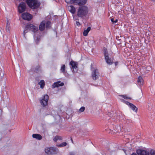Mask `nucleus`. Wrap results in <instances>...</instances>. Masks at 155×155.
Masks as SVG:
<instances>
[{
	"mask_svg": "<svg viewBox=\"0 0 155 155\" xmlns=\"http://www.w3.org/2000/svg\"><path fill=\"white\" fill-rule=\"evenodd\" d=\"M70 155H74V152H71L69 153Z\"/></svg>",
	"mask_w": 155,
	"mask_h": 155,
	"instance_id": "obj_33",
	"label": "nucleus"
},
{
	"mask_svg": "<svg viewBox=\"0 0 155 155\" xmlns=\"http://www.w3.org/2000/svg\"><path fill=\"white\" fill-rule=\"evenodd\" d=\"M117 63H118V62H116L115 63V64L116 65L117 64Z\"/></svg>",
	"mask_w": 155,
	"mask_h": 155,
	"instance_id": "obj_37",
	"label": "nucleus"
},
{
	"mask_svg": "<svg viewBox=\"0 0 155 155\" xmlns=\"http://www.w3.org/2000/svg\"><path fill=\"white\" fill-rule=\"evenodd\" d=\"M26 8V5L25 3L22 2L20 3L18 7V11L19 13H22L24 12Z\"/></svg>",
	"mask_w": 155,
	"mask_h": 155,
	"instance_id": "obj_9",
	"label": "nucleus"
},
{
	"mask_svg": "<svg viewBox=\"0 0 155 155\" xmlns=\"http://www.w3.org/2000/svg\"><path fill=\"white\" fill-rule=\"evenodd\" d=\"M26 28L27 29H28L32 31L35 33L38 30V27L36 26L33 24H28L26 26Z\"/></svg>",
	"mask_w": 155,
	"mask_h": 155,
	"instance_id": "obj_8",
	"label": "nucleus"
},
{
	"mask_svg": "<svg viewBox=\"0 0 155 155\" xmlns=\"http://www.w3.org/2000/svg\"><path fill=\"white\" fill-rule=\"evenodd\" d=\"M103 51L106 62L109 65L112 64L113 63V59L114 58V56H113L111 58H109L108 51L107 48L105 47H104Z\"/></svg>",
	"mask_w": 155,
	"mask_h": 155,
	"instance_id": "obj_3",
	"label": "nucleus"
},
{
	"mask_svg": "<svg viewBox=\"0 0 155 155\" xmlns=\"http://www.w3.org/2000/svg\"><path fill=\"white\" fill-rule=\"evenodd\" d=\"M121 97L126 100H131V98L129 97H127L126 95H123L120 96Z\"/></svg>",
	"mask_w": 155,
	"mask_h": 155,
	"instance_id": "obj_24",
	"label": "nucleus"
},
{
	"mask_svg": "<svg viewBox=\"0 0 155 155\" xmlns=\"http://www.w3.org/2000/svg\"><path fill=\"white\" fill-rule=\"evenodd\" d=\"M118 21L117 19H116L115 21H114V24L116 23H117Z\"/></svg>",
	"mask_w": 155,
	"mask_h": 155,
	"instance_id": "obj_35",
	"label": "nucleus"
},
{
	"mask_svg": "<svg viewBox=\"0 0 155 155\" xmlns=\"http://www.w3.org/2000/svg\"><path fill=\"white\" fill-rule=\"evenodd\" d=\"M91 29V27H89L87 28V29L84 30L83 33L84 36H86L87 35L89 32L90 31Z\"/></svg>",
	"mask_w": 155,
	"mask_h": 155,
	"instance_id": "obj_20",
	"label": "nucleus"
},
{
	"mask_svg": "<svg viewBox=\"0 0 155 155\" xmlns=\"http://www.w3.org/2000/svg\"><path fill=\"white\" fill-rule=\"evenodd\" d=\"M28 29H27L26 27H25V28L23 31V35L24 37H25V34L28 32Z\"/></svg>",
	"mask_w": 155,
	"mask_h": 155,
	"instance_id": "obj_27",
	"label": "nucleus"
},
{
	"mask_svg": "<svg viewBox=\"0 0 155 155\" xmlns=\"http://www.w3.org/2000/svg\"><path fill=\"white\" fill-rule=\"evenodd\" d=\"M88 12V8L85 6H83L79 8L77 15L79 17L83 18L86 16Z\"/></svg>",
	"mask_w": 155,
	"mask_h": 155,
	"instance_id": "obj_1",
	"label": "nucleus"
},
{
	"mask_svg": "<svg viewBox=\"0 0 155 155\" xmlns=\"http://www.w3.org/2000/svg\"><path fill=\"white\" fill-rule=\"evenodd\" d=\"M65 2L68 4H73L75 5L81 6L85 4L87 0H65Z\"/></svg>",
	"mask_w": 155,
	"mask_h": 155,
	"instance_id": "obj_4",
	"label": "nucleus"
},
{
	"mask_svg": "<svg viewBox=\"0 0 155 155\" xmlns=\"http://www.w3.org/2000/svg\"><path fill=\"white\" fill-rule=\"evenodd\" d=\"M129 107L133 111L135 112L136 113L137 112V108L133 104L131 103Z\"/></svg>",
	"mask_w": 155,
	"mask_h": 155,
	"instance_id": "obj_18",
	"label": "nucleus"
},
{
	"mask_svg": "<svg viewBox=\"0 0 155 155\" xmlns=\"http://www.w3.org/2000/svg\"><path fill=\"white\" fill-rule=\"evenodd\" d=\"M71 141L73 143V141L72 140V138H71Z\"/></svg>",
	"mask_w": 155,
	"mask_h": 155,
	"instance_id": "obj_38",
	"label": "nucleus"
},
{
	"mask_svg": "<svg viewBox=\"0 0 155 155\" xmlns=\"http://www.w3.org/2000/svg\"><path fill=\"white\" fill-rule=\"evenodd\" d=\"M45 152L48 154L52 155L56 154L59 152L58 149L55 147H47L45 150Z\"/></svg>",
	"mask_w": 155,
	"mask_h": 155,
	"instance_id": "obj_5",
	"label": "nucleus"
},
{
	"mask_svg": "<svg viewBox=\"0 0 155 155\" xmlns=\"http://www.w3.org/2000/svg\"><path fill=\"white\" fill-rule=\"evenodd\" d=\"M150 153L151 155H155V150H151L150 152Z\"/></svg>",
	"mask_w": 155,
	"mask_h": 155,
	"instance_id": "obj_28",
	"label": "nucleus"
},
{
	"mask_svg": "<svg viewBox=\"0 0 155 155\" xmlns=\"http://www.w3.org/2000/svg\"><path fill=\"white\" fill-rule=\"evenodd\" d=\"M70 64L71 65L73 69L72 71L73 72H76L77 71V68H78V64L76 63L74 61H71L70 62Z\"/></svg>",
	"mask_w": 155,
	"mask_h": 155,
	"instance_id": "obj_12",
	"label": "nucleus"
},
{
	"mask_svg": "<svg viewBox=\"0 0 155 155\" xmlns=\"http://www.w3.org/2000/svg\"><path fill=\"white\" fill-rule=\"evenodd\" d=\"M49 99L48 96L46 94L44 95L42 99L40 101V102L41 105L44 107H45L47 105L48 102V100Z\"/></svg>",
	"mask_w": 155,
	"mask_h": 155,
	"instance_id": "obj_7",
	"label": "nucleus"
},
{
	"mask_svg": "<svg viewBox=\"0 0 155 155\" xmlns=\"http://www.w3.org/2000/svg\"><path fill=\"white\" fill-rule=\"evenodd\" d=\"M26 2L28 7L32 9L38 8L40 5V3L38 0H26Z\"/></svg>",
	"mask_w": 155,
	"mask_h": 155,
	"instance_id": "obj_2",
	"label": "nucleus"
},
{
	"mask_svg": "<svg viewBox=\"0 0 155 155\" xmlns=\"http://www.w3.org/2000/svg\"><path fill=\"white\" fill-rule=\"evenodd\" d=\"M68 9L69 11L73 14H74L76 9L75 7L72 5L68 7Z\"/></svg>",
	"mask_w": 155,
	"mask_h": 155,
	"instance_id": "obj_17",
	"label": "nucleus"
},
{
	"mask_svg": "<svg viewBox=\"0 0 155 155\" xmlns=\"http://www.w3.org/2000/svg\"><path fill=\"white\" fill-rule=\"evenodd\" d=\"M137 81L139 85H141L143 84V80L142 77L140 76H139L138 78Z\"/></svg>",
	"mask_w": 155,
	"mask_h": 155,
	"instance_id": "obj_16",
	"label": "nucleus"
},
{
	"mask_svg": "<svg viewBox=\"0 0 155 155\" xmlns=\"http://www.w3.org/2000/svg\"><path fill=\"white\" fill-rule=\"evenodd\" d=\"M67 145V143L66 142H63L58 146L59 147H62L66 146Z\"/></svg>",
	"mask_w": 155,
	"mask_h": 155,
	"instance_id": "obj_23",
	"label": "nucleus"
},
{
	"mask_svg": "<svg viewBox=\"0 0 155 155\" xmlns=\"http://www.w3.org/2000/svg\"><path fill=\"white\" fill-rule=\"evenodd\" d=\"M65 66L64 64H63L62 65L61 68V71L63 72L64 74L65 73Z\"/></svg>",
	"mask_w": 155,
	"mask_h": 155,
	"instance_id": "obj_22",
	"label": "nucleus"
},
{
	"mask_svg": "<svg viewBox=\"0 0 155 155\" xmlns=\"http://www.w3.org/2000/svg\"><path fill=\"white\" fill-rule=\"evenodd\" d=\"M45 20L42 21L40 23L39 25V29L41 31H43L45 28Z\"/></svg>",
	"mask_w": 155,
	"mask_h": 155,
	"instance_id": "obj_13",
	"label": "nucleus"
},
{
	"mask_svg": "<svg viewBox=\"0 0 155 155\" xmlns=\"http://www.w3.org/2000/svg\"><path fill=\"white\" fill-rule=\"evenodd\" d=\"M21 17L23 19L28 21L31 20L32 18V15L28 13H25L22 14Z\"/></svg>",
	"mask_w": 155,
	"mask_h": 155,
	"instance_id": "obj_10",
	"label": "nucleus"
},
{
	"mask_svg": "<svg viewBox=\"0 0 155 155\" xmlns=\"http://www.w3.org/2000/svg\"><path fill=\"white\" fill-rule=\"evenodd\" d=\"M85 109V108L84 107H81L79 110V112H83Z\"/></svg>",
	"mask_w": 155,
	"mask_h": 155,
	"instance_id": "obj_26",
	"label": "nucleus"
},
{
	"mask_svg": "<svg viewBox=\"0 0 155 155\" xmlns=\"http://www.w3.org/2000/svg\"><path fill=\"white\" fill-rule=\"evenodd\" d=\"M121 101L123 102L124 103H125V104H126L128 105L129 106H130V104H131V103H130L127 101H125V100H124L123 99H122Z\"/></svg>",
	"mask_w": 155,
	"mask_h": 155,
	"instance_id": "obj_25",
	"label": "nucleus"
},
{
	"mask_svg": "<svg viewBox=\"0 0 155 155\" xmlns=\"http://www.w3.org/2000/svg\"><path fill=\"white\" fill-rule=\"evenodd\" d=\"M136 153L138 155H149V152L146 150L142 149L137 150Z\"/></svg>",
	"mask_w": 155,
	"mask_h": 155,
	"instance_id": "obj_11",
	"label": "nucleus"
},
{
	"mask_svg": "<svg viewBox=\"0 0 155 155\" xmlns=\"http://www.w3.org/2000/svg\"><path fill=\"white\" fill-rule=\"evenodd\" d=\"M131 155H137L136 153H133L131 154Z\"/></svg>",
	"mask_w": 155,
	"mask_h": 155,
	"instance_id": "obj_36",
	"label": "nucleus"
},
{
	"mask_svg": "<svg viewBox=\"0 0 155 155\" xmlns=\"http://www.w3.org/2000/svg\"><path fill=\"white\" fill-rule=\"evenodd\" d=\"M32 136L33 138H35L39 140H41L42 138L41 136L39 134H33Z\"/></svg>",
	"mask_w": 155,
	"mask_h": 155,
	"instance_id": "obj_15",
	"label": "nucleus"
},
{
	"mask_svg": "<svg viewBox=\"0 0 155 155\" xmlns=\"http://www.w3.org/2000/svg\"><path fill=\"white\" fill-rule=\"evenodd\" d=\"M58 140V139L57 138V137H56V136L53 139V140L55 142H56Z\"/></svg>",
	"mask_w": 155,
	"mask_h": 155,
	"instance_id": "obj_30",
	"label": "nucleus"
},
{
	"mask_svg": "<svg viewBox=\"0 0 155 155\" xmlns=\"http://www.w3.org/2000/svg\"><path fill=\"white\" fill-rule=\"evenodd\" d=\"M8 25L6 27L7 28Z\"/></svg>",
	"mask_w": 155,
	"mask_h": 155,
	"instance_id": "obj_39",
	"label": "nucleus"
},
{
	"mask_svg": "<svg viewBox=\"0 0 155 155\" xmlns=\"http://www.w3.org/2000/svg\"><path fill=\"white\" fill-rule=\"evenodd\" d=\"M64 83L63 82H61L60 81H58L57 82L54 83L52 85L53 88H55L58 87L59 86H62L64 85Z\"/></svg>",
	"mask_w": 155,
	"mask_h": 155,
	"instance_id": "obj_14",
	"label": "nucleus"
},
{
	"mask_svg": "<svg viewBox=\"0 0 155 155\" xmlns=\"http://www.w3.org/2000/svg\"><path fill=\"white\" fill-rule=\"evenodd\" d=\"M111 21L114 23V18H111L110 19Z\"/></svg>",
	"mask_w": 155,
	"mask_h": 155,
	"instance_id": "obj_32",
	"label": "nucleus"
},
{
	"mask_svg": "<svg viewBox=\"0 0 155 155\" xmlns=\"http://www.w3.org/2000/svg\"><path fill=\"white\" fill-rule=\"evenodd\" d=\"M58 140H62V138L61 136H56Z\"/></svg>",
	"mask_w": 155,
	"mask_h": 155,
	"instance_id": "obj_29",
	"label": "nucleus"
},
{
	"mask_svg": "<svg viewBox=\"0 0 155 155\" xmlns=\"http://www.w3.org/2000/svg\"><path fill=\"white\" fill-rule=\"evenodd\" d=\"M45 27L46 29L48 30L51 28V23L49 21H47L45 22Z\"/></svg>",
	"mask_w": 155,
	"mask_h": 155,
	"instance_id": "obj_19",
	"label": "nucleus"
},
{
	"mask_svg": "<svg viewBox=\"0 0 155 155\" xmlns=\"http://www.w3.org/2000/svg\"><path fill=\"white\" fill-rule=\"evenodd\" d=\"M76 24L78 26H80L81 25L79 21H76Z\"/></svg>",
	"mask_w": 155,
	"mask_h": 155,
	"instance_id": "obj_31",
	"label": "nucleus"
},
{
	"mask_svg": "<svg viewBox=\"0 0 155 155\" xmlns=\"http://www.w3.org/2000/svg\"><path fill=\"white\" fill-rule=\"evenodd\" d=\"M38 84L40 85V87L43 89L45 85V81L43 80H41L38 83Z\"/></svg>",
	"mask_w": 155,
	"mask_h": 155,
	"instance_id": "obj_21",
	"label": "nucleus"
},
{
	"mask_svg": "<svg viewBox=\"0 0 155 155\" xmlns=\"http://www.w3.org/2000/svg\"><path fill=\"white\" fill-rule=\"evenodd\" d=\"M40 67L39 66H38L36 68H35V70H39V69H40Z\"/></svg>",
	"mask_w": 155,
	"mask_h": 155,
	"instance_id": "obj_34",
	"label": "nucleus"
},
{
	"mask_svg": "<svg viewBox=\"0 0 155 155\" xmlns=\"http://www.w3.org/2000/svg\"><path fill=\"white\" fill-rule=\"evenodd\" d=\"M100 77V75L97 69H95L92 71L91 77L93 80L95 81L98 79Z\"/></svg>",
	"mask_w": 155,
	"mask_h": 155,
	"instance_id": "obj_6",
	"label": "nucleus"
}]
</instances>
